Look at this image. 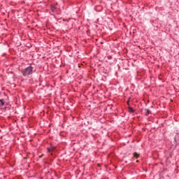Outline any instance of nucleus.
<instances>
[{"label":"nucleus","instance_id":"obj_1","mask_svg":"<svg viewBox=\"0 0 179 179\" xmlns=\"http://www.w3.org/2000/svg\"><path fill=\"white\" fill-rule=\"evenodd\" d=\"M33 72V67L28 66L22 71L23 76H29Z\"/></svg>","mask_w":179,"mask_h":179},{"label":"nucleus","instance_id":"obj_2","mask_svg":"<svg viewBox=\"0 0 179 179\" xmlns=\"http://www.w3.org/2000/svg\"><path fill=\"white\" fill-rule=\"evenodd\" d=\"M3 106H5V101L3 99H0V108L1 107H3Z\"/></svg>","mask_w":179,"mask_h":179},{"label":"nucleus","instance_id":"obj_3","mask_svg":"<svg viewBox=\"0 0 179 179\" xmlns=\"http://www.w3.org/2000/svg\"><path fill=\"white\" fill-rule=\"evenodd\" d=\"M133 156L135 159H138V157H139V154H138V152H134Z\"/></svg>","mask_w":179,"mask_h":179},{"label":"nucleus","instance_id":"obj_4","mask_svg":"<svg viewBox=\"0 0 179 179\" xmlns=\"http://www.w3.org/2000/svg\"><path fill=\"white\" fill-rule=\"evenodd\" d=\"M55 9H57V8H56L55 6H51V10H52V12H55Z\"/></svg>","mask_w":179,"mask_h":179},{"label":"nucleus","instance_id":"obj_5","mask_svg":"<svg viewBox=\"0 0 179 179\" xmlns=\"http://www.w3.org/2000/svg\"><path fill=\"white\" fill-rule=\"evenodd\" d=\"M129 113H134L135 112V110L132 108H129Z\"/></svg>","mask_w":179,"mask_h":179},{"label":"nucleus","instance_id":"obj_6","mask_svg":"<svg viewBox=\"0 0 179 179\" xmlns=\"http://www.w3.org/2000/svg\"><path fill=\"white\" fill-rule=\"evenodd\" d=\"M54 148H48V151L50 152L51 150H52Z\"/></svg>","mask_w":179,"mask_h":179},{"label":"nucleus","instance_id":"obj_7","mask_svg":"<svg viewBox=\"0 0 179 179\" xmlns=\"http://www.w3.org/2000/svg\"><path fill=\"white\" fill-rule=\"evenodd\" d=\"M148 113L149 114V113H150V110H149V109L147 110Z\"/></svg>","mask_w":179,"mask_h":179},{"label":"nucleus","instance_id":"obj_8","mask_svg":"<svg viewBox=\"0 0 179 179\" xmlns=\"http://www.w3.org/2000/svg\"><path fill=\"white\" fill-rule=\"evenodd\" d=\"M51 179H54V178H51Z\"/></svg>","mask_w":179,"mask_h":179}]
</instances>
